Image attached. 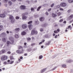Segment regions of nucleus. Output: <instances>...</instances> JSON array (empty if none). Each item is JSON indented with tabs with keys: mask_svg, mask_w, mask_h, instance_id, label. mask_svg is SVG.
I'll return each instance as SVG.
<instances>
[{
	"mask_svg": "<svg viewBox=\"0 0 73 73\" xmlns=\"http://www.w3.org/2000/svg\"><path fill=\"white\" fill-rule=\"evenodd\" d=\"M9 40L11 42L9 41H7V45H9L10 44H13L15 45V41H14V38L12 37H10L9 38Z\"/></svg>",
	"mask_w": 73,
	"mask_h": 73,
	"instance_id": "obj_1",
	"label": "nucleus"
},
{
	"mask_svg": "<svg viewBox=\"0 0 73 73\" xmlns=\"http://www.w3.org/2000/svg\"><path fill=\"white\" fill-rule=\"evenodd\" d=\"M37 31L35 30V29H33L31 31V35H37Z\"/></svg>",
	"mask_w": 73,
	"mask_h": 73,
	"instance_id": "obj_2",
	"label": "nucleus"
},
{
	"mask_svg": "<svg viewBox=\"0 0 73 73\" xmlns=\"http://www.w3.org/2000/svg\"><path fill=\"white\" fill-rule=\"evenodd\" d=\"M1 59L2 61H4L7 59V56H3L1 57Z\"/></svg>",
	"mask_w": 73,
	"mask_h": 73,
	"instance_id": "obj_3",
	"label": "nucleus"
},
{
	"mask_svg": "<svg viewBox=\"0 0 73 73\" xmlns=\"http://www.w3.org/2000/svg\"><path fill=\"white\" fill-rule=\"evenodd\" d=\"M20 8L21 10L25 9L26 6L24 5H22L20 6Z\"/></svg>",
	"mask_w": 73,
	"mask_h": 73,
	"instance_id": "obj_4",
	"label": "nucleus"
},
{
	"mask_svg": "<svg viewBox=\"0 0 73 73\" xmlns=\"http://www.w3.org/2000/svg\"><path fill=\"white\" fill-rule=\"evenodd\" d=\"M60 7H65L67 5V4L65 3H61L60 4Z\"/></svg>",
	"mask_w": 73,
	"mask_h": 73,
	"instance_id": "obj_5",
	"label": "nucleus"
},
{
	"mask_svg": "<svg viewBox=\"0 0 73 73\" xmlns=\"http://www.w3.org/2000/svg\"><path fill=\"white\" fill-rule=\"evenodd\" d=\"M27 27V25L25 24H23L22 25V27L23 29H26Z\"/></svg>",
	"mask_w": 73,
	"mask_h": 73,
	"instance_id": "obj_6",
	"label": "nucleus"
},
{
	"mask_svg": "<svg viewBox=\"0 0 73 73\" xmlns=\"http://www.w3.org/2000/svg\"><path fill=\"white\" fill-rule=\"evenodd\" d=\"M9 11H6L5 10H3V13L6 15H7L8 14V13H9Z\"/></svg>",
	"mask_w": 73,
	"mask_h": 73,
	"instance_id": "obj_7",
	"label": "nucleus"
},
{
	"mask_svg": "<svg viewBox=\"0 0 73 73\" xmlns=\"http://www.w3.org/2000/svg\"><path fill=\"white\" fill-rule=\"evenodd\" d=\"M28 27L29 29V30H31L33 27L32 25L29 24L28 25Z\"/></svg>",
	"mask_w": 73,
	"mask_h": 73,
	"instance_id": "obj_8",
	"label": "nucleus"
},
{
	"mask_svg": "<svg viewBox=\"0 0 73 73\" xmlns=\"http://www.w3.org/2000/svg\"><path fill=\"white\" fill-rule=\"evenodd\" d=\"M6 16L4 14H0V17H2L3 18L5 17Z\"/></svg>",
	"mask_w": 73,
	"mask_h": 73,
	"instance_id": "obj_9",
	"label": "nucleus"
},
{
	"mask_svg": "<svg viewBox=\"0 0 73 73\" xmlns=\"http://www.w3.org/2000/svg\"><path fill=\"white\" fill-rule=\"evenodd\" d=\"M22 20H25L27 18V16L25 15H22Z\"/></svg>",
	"mask_w": 73,
	"mask_h": 73,
	"instance_id": "obj_10",
	"label": "nucleus"
},
{
	"mask_svg": "<svg viewBox=\"0 0 73 73\" xmlns=\"http://www.w3.org/2000/svg\"><path fill=\"white\" fill-rule=\"evenodd\" d=\"M10 58L11 61V60H13L15 59L14 57H13V56L12 55L10 56Z\"/></svg>",
	"mask_w": 73,
	"mask_h": 73,
	"instance_id": "obj_11",
	"label": "nucleus"
},
{
	"mask_svg": "<svg viewBox=\"0 0 73 73\" xmlns=\"http://www.w3.org/2000/svg\"><path fill=\"white\" fill-rule=\"evenodd\" d=\"M9 18L10 19V20H11L14 19V17H13V16L12 15H9Z\"/></svg>",
	"mask_w": 73,
	"mask_h": 73,
	"instance_id": "obj_12",
	"label": "nucleus"
},
{
	"mask_svg": "<svg viewBox=\"0 0 73 73\" xmlns=\"http://www.w3.org/2000/svg\"><path fill=\"white\" fill-rule=\"evenodd\" d=\"M26 33H27L23 31L21 33V35H22V36H24V35H25Z\"/></svg>",
	"mask_w": 73,
	"mask_h": 73,
	"instance_id": "obj_13",
	"label": "nucleus"
},
{
	"mask_svg": "<svg viewBox=\"0 0 73 73\" xmlns=\"http://www.w3.org/2000/svg\"><path fill=\"white\" fill-rule=\"evenodd\" d=\"M66 62L67 63H70V62H73V60L72 59L69 60L68 61H67Z\"/></svg>",
	"mask_w": 73,
	"mask_h": 73,
	"instance_id": "obj_14",
	"label": "nucleus"
},
{
	"mask_svg": "<svg viewBox=\"0 0 73 73\" xmlns=\"http://www.w3.org/2000/svg\"><path fill=\"white\" fill-rule=\"evenodd\" d=\"M10 20H11V23H14L15 22V18L11 19Z\"/></svg>",
	"mask_w": 73,
	"mask_h": 73,
	"instance_id": "obj_15",
	"label": "nucleus"
},
{
	"mask_svg": "<svg viewBox=\"0 0 73 73\" xmlns=\"http://www.w3.org/2000/svg\"><path fill=\"white\" fill-rule=\"evenodd\" d=\"M26 50L27 51V52H29L32 50V48H27Z\"/></svg>",
	"mask_w": 73,
	"mask_h": 73,
	"instance_id": "obj_16",
	"label": "nucleus"
},
{
	"mask_svg": "<svg viewBox=\"0 0 73 73\" xmlns=\"http://www.w3.org/2000/svg\"><path fill=\"white\" fill-rule=\"evenodd\" d=\"M73 15H71L68 17V19L69 20H70L73 18Z\"/></svg>",
	"mask_w": 73,
	"mask_h": 73,
	"instance_id": "obj_17",
	"label": "nucleus"
},
{
	"mask_svg": "<svg viewBox=\"0 0 73 73\" xmlns=\"http://www.w3.org/2000/svg\"><path fill=\"white\" fill-rule=\"evenodd\" d=\"M52 16L53 17H56V16H57V15H56L55 14H54V13H52Z\"/></svg>",
	"mask_w": 73,
	"mask_h": 73,
	"instance_id": "obj_18",
	"label": "nucleus"
},
{
	"mask_svg": "<svg viewBox=\"0 0 73 73\" xmlns=\"http://www.w3.org/2000/svg\"><path fill=\"white\" fill-rule=\"evenodd\" d=\"M8 4L9 6H11V5H12V3L11 1H9L8 2Z\"/></svg>",
	"mask_w": 73,
	"mask_h": 73,
	"instance_id": "obj_19",
	"label": "nucleus"
},
{
	"mask_svg": "<svg viewBox=\"0 0 73 73\" xmlns=\"http://www.w3.org/2000/svg\"><path fill=\"white\" fill-rule=\"evenodd\" d=\"M27 15H28V13L27 12H25L23 13L22 15V16H27Z\"/></svg>",
	"mask_w": 73,
	"mask_h": 73,
	"instance_id": "obj_20",
	"label": "nucleus"
},
{
	"mask_svg": "<svg viewBox=\"0 0 73 73\" xmlns=\"http://www.w3.org/2000/svg\"><path fill=\"white\" fill-rule=\"evenodd\" d=\"M2 40L3 42H6V39H5V38H2Z\"/></svg>",
	"mask_w": 73,
	"mask_h": 73,
	"instance_id": "obj_21",
	"label": "nucleus"
},
{
	"mask_svg": "<svg viewBox=\"0 0 73 73\" xmlns=\"http://www.w3.org/2000/svg\"><path fill=\"white\" fill-rule=\"evenodd\" d=\"M3 29V26L1 25H0V31Z\"/></svg>",
	"mask_w": 73,
	"mask_h": 73,
	"instance_id": "obj_22",
	"label": "nucleus"
},
{
	"mask_svg": "<svg viewBox=\"0 0 73 73\" xmlns=\"http://www.w3.org/2000/svg\"><path fill=\"white\" fill-rule=\"evenodd\" d=\"M47 68H46L44 69H42L41 70V72L42 73V72H45L46 70V69Z\"/></svg>",
	"mask_w": 73,
	"mask_h": 73,
	"instance_id": "obj_23",
	"label": "nucleus"
},
{
	"mask_svg": "<svg viewBox=\"0 0 73 73\" xmlns=\"http://www.w3.org/2000/svg\"><path fill=\"white\" fill-rule=\"evenodd\" d=\"M39 20H40V21H44L43 17H40V18Z\"/></svg>",
	"mask_w": 73,
	"mask_h": 73,
	"instance_id": "obj_24",
	"label": "nucleus"
},
{
	"mask_svg": "<svg viewBox=\"0 0 73 73\" xmlns=\"http://www.w3.org/2000/svg\"><path fill=\"white\" fill-rule=\"evenodd\" d=\"M47 25V24L46 23H44V24H43L42 25V27H46Z\"/></svg>",
	"mask_w": 73,
	"mask_h": 73,
	"instance_id": "obj_25",
	"label": "nucleus"
},
{
	"mask_svg": "<svg viewBox=\"0 0 73 73\" xmlns=\"http://www.w3.org/2000/svg\"><path fill=\"white\" fill-rule=\"evenodd\" d=\"M31 38H27V42H29L31 41Z\"/></svg>",
	"mask_w": 73,
	"mask_h": 73,
	"instance_id": "obj_26",
	"label": "nucleus"
},
{
	"mask_svg": "<svg viewBox=\"0 0 73 73\" xmlns=\"http://www.w3.org/2000/svg\"><path fill=\"white\" fill-rule=\"evenodd\" d=\"M15 31H17L18 32L20 31V28H17L15 29Z\"/></svg>",
	"mask_w": 73,
	"mask_h": 73,
	"instance_id": "obj_27",
	"label": "nucleus"
},
{
	"mask_svg": "<svg viewBox=\"0 0 73 73\" xmlns=\"http://www.w3.org/2000/svg\"><path fill=\"white\" fill-rule=\"evenodd\" d=\"M15 38H18L19 36L18 35L15 34Z\"/></svg>",
	"mask_w": 73,
	"mask_h": 73,
	"instance_id": "obj_28",
	"label": "nucleus"
},
{
	"mask_svg": "<svg viewBox=\"0 0 73 73\" xmlns=\"http://www.w3.org/2000/svg\"><path fill=\"white\" fill-rule=\"evenodd\" d=\"M23 53H24V50L22 49V51H20V54H23Z\"/></svg>",
	"mask_w": 73,
	"mask_h": 73,
	"instance_id": "obj_29",
	"label": "nucleus"
},
{
	"mask_svg": "<svg viewBox=\"0 0 73 73\" xmlns=\"http://www.w3.org/2000/svg\"><path fill=\"white\" fill-rule=\"evenodd\" d=\"M1 35H2V36H4L5 35V33H2L1 34Z\"/></svg>",
	"mask_w": 73,
	"mask_h": 73,
	"instance_id": "obj_30",
	"label": "nucleus"
},
{
	"mask_svg": "<svg viewBox=\"0 0 73 73\" xmlns=\"http://www.w3.org/2000/svg\"><path fill=\"white\" fill-rule=\"evenodd\" d=\"M43 56L42 55H40L39 56V60H40V59H41L42 58Z\"/></svg>",
	"mask_w": 73,
	"mask_h": 73,
	"instance_id": "obj_31",
	"label": "nucleus"
},
{
	"mask_svg": "<svg viewBox=\"0 0 73 73\" xmlns=\"http://www.w3.org/2000/svg\"><path fill=\"white\" fill-rule=\"evenodd\" d=\"M69 3H71L73 2V0H68Z\"/></svg>",
	"mask_w": 73,
	"mask_h": 73,
	"instance_id": "obj_32",
	"label": "nucleus"
},
{
	"mask_svg": "<svg viewBox=\"0 0 73 73\" xmlns=\"http://www.w3.org/2000/svg\"><path fill=\"white\" fill-rule=\"evenodd\" d=\"M57 15H58V16H60V15H61V13L59 12V13H58Z\"/></svg>",
	"mask_w": 73,
	"mask_h": 73,
	"instance_id": "obj_33",
	"label": "nucleus"
},
{
	"mask_svg": "<svg viewBox=\"0 0 73 73\" xmlns=\"http://www.w3.org/2000/svg\"><path fill=\"white\" fill-rule=\"evenodd\" d=\"M39 31H40V32H43L44 30L42 28H40L39 29Z\"/></svg>",
	"mask_w": 73,
	"mask_h": 73,
	"instance_id": "obj_34",
	"label": "nucleus"
},
{
	"mask_svg": "<svg viewBox=\"0 0 73 73\" xmlns=\"http://www.w3.org/2000/svg\"><path fill=\"white\" fill-rule=\"evenodd\" d=\"M23 48V46H19L18 49H22Z\"/></svg>",
	"mask_w": 73,
	"mask_h": 73,
	"instance_id": "obj_35",
	"label": "nucleus"
},
{
	"mask_svg": "<svg viewBox=\"0 0 73 73\" xmlns=\"http://www.w3.org/2000/svg\"><path fill=\"white\" fill-rule=\"evenodd\" d=\"M19 19H20V17H19L17 16L15 17V19H16V20H19Z\"/></svg>",
	"mask_w": 73,
	"mask_h": 73,
	"instance_id": "obj_36",
	"label": "nucleus"
},
{
	"mask_svg": "<svg viewBox=\"0 0 73 73\" xmlns=\"http://www.w3.org/2000/svg\"><path fill=\"white\" fill-rule=\"evenodd\" d=\"M62 67H63V68H66V66L65 64H63L62 65Z\"/></svg>",
	"mask_w": 73,
	"mask_h": 73,
	"instance_id": "obj_37",
	"label": "nucleus"
},
{
	"mask_svg": "<svg viewBox=\"0 0 73 73\" xmlns=\"http://www.w3.org/2000/svg\"><path fill=\"white\" fill-rule=\"evenodd\" d=\"M34 17L35 18H37L38 17V15H35L34 16Z\"/></svg>",
	"mask_w": 73,
	"mask_h": 73,
	"instance_id": "obj_38",
	"label": "nucleus"
},
{
	"mask_svg": "<svg viewBox=\"0 0 73 73\" xmlns=\"http://www.w3.org/2000/svg\"><path fill=\"white\" fill-rule=\"evenodd\" d=\"M13 62H14V61H11L9 62V64H13Z\"/></svg>",
	"mask_w": 73,
	"mask_h": 73,
	"instance_id": "obj_39",
	"label": "nucleus"
},
{
	"mask_svg": "<svg viewBox=\"0 0 73 73\" xmlns=\"http://www.w3.org/2000/svg\"><path fill=\"white\" fill-rule=\"evenodd\" d=\"M35 24H39V22L38 21H35Z\"/></svg>",
	"mask_w": 73,
	"mask_h": 73,
	"instance_id": "obj_40",
	"label": "nucleus"
},
{
	"mask_svg": "<svg viewBox=\"0 0 73 73\" xmlns=\"http://www.w3.org/2000/svg\"><path fill=\"white\" fill-rule=\"evenodd\" d=\"M44 37L46 38H48V34L45 35L44 36Z\"/></svg>",
	"mask_w": 73,
	"mask_h": 73,
	"instance_id": "obj_41",
	"label": "nucleus"
},
{
	"mask_svg": "<svg viewBox=\"0 0 73 73\" xmlns=\"http://www.w3.org/2000/svg\"><path fill=\"white\" fill-rule=\"evenodd\" d=\"M32 21H31L28 23V24H31V23H32Z\"/></svg>",
	"mask_w": 73,
	"mask_h": 73,
	"instance_id": "obj_42",
	"label": "nucleus"
},
{
	"mask_svg": "<svg viewBox=\"0 0 73 73\" xmlns=\"http://www.w3.org/2000/svg\"><path fill=\"white\" fill-rule=\"evenodd\" d=\"M56 68H57V67H55L53 68L52 69H51V70L52 71L54 70H55V69H56Z\"/></svg>",
	"mask_w": 73,
	"mask_h": 73,
	"instance_id": "obj_43",
	"label": "nucleus"
},
{
	"mask_svg": "<svg viewBox=\"0 0 73 73\" xmlns=\"http://www.w3.org/2000/svg\"><path fill=\"white\" fill-rule=\"evenodd\" d=\"M31 46H34V45H36V43H32L31 44Z\"/></svg>",
	"mask_w": 73,
	"mask_h": 73,
	"instance_id": "obj_44",
	"label": "nucleus"
},
{
	"mask_svg": "<svg viewBox=\"0 0 73 73\" xmlns=\"http://www.w3.org/2000/svg\"><path fill=\"white\" fill-rule=\"evenodd\" d=\"M20 50H17V53H18V54H20Z\"/></svg>",
	"mask_w": 73,
	"mask_h": 73,
	"instance_id": "obj_45",
	"label": "nucleus"
},
{
	"mask_svg": "<svg viewBox=\"0 0 73 73\" xmlns=\"http://www.w3.org/2000/svg\"><path fill=\"white\" fill-rule=\"evenodd\" d=\"M54 3H53L51 5L50 7H53V6H54Z\"/></svg>",
	"mask_w": 73,
	"mask_h": 73,
	"instance_id": "obj_46",
	"label": "nucleus"
},
{
	"mask_svg": "<svg viewBox=\"0 0 73 73\" xmlns=\"http://www.w3.org/2000/svg\"><path fill=\"white\" fill-rule=\"evenodd\" d=\"M4 2L5 3H6L8 2V0H4Z\"/></svg>",
	"mask_w": 73,
	"mask_h": 73,
	"instance_id": "obj_47",
	"label": "nucleus"
},
{
	"mask_svg": "<svg viewBox=\"0 0 73 73\" xmlns=\"http://www.w3.org/2000/svg\"><path fill=\"white\" fill-rule=\"evenodd\" d=\"M5 50H2V53H5Z\"/></svg>",
	"mask_w": 73,
	"mask_h": 73,
	"instance_id": "obj_48",
	"label": "nucleus"
},
{
	"mask_svg": "<svg viewBox=\"0 0 73 73\" xmlns=\"http://www.w3.org/2000/svg\"><path fill=\"white\" fill-rule=\"evenodd\" d=\"M54 33H58V32L57 31V30H55L54 31Z\"/></svg>",
	"mask_w": 73,
	"mask_h": 73,
	"instance_id": "obj_49",
	"label": "nucleus"
},
{
	"mask_svg": "<svg viewBox=\"0 0 73 73\" xmlns=\"http://www.w3.org/2000/svg\"><path fill=\"white\" fill-rule=\"evenodd\" d=\"M56 8H60V6L59 5H57L56 6Z\"/></svg>",
	"mask_w": 73,
	"mask_h": 73,
	"instance_id": "obj_50",
	"label": "nucleus"
},
{
	"mask_svg": "<svg viewBox=\"0 0 73 73\" xmlns=\"http://www.w3.org/2000/svg\"><path fill=\"white\" fill-rule=\"evenodd\" d=\"M31 11H34V8L33 7L31 8Z\"/></svg>",
	"mask_w": 73,
	"mask_h": 73,
	"instance_id": "obj_51",
	"label": "nucleus"
},
{
	"mask_svg": "<svg viewBox=\"0 0 73 73\" xmlns=\"http://www.w3.org/2000/svg\"><path fill=\"white\" fill-rule=\"evenodd\" d=\"M49 44L48 43H46L45 44V45H46V46H49Z\"/></svg>",
	"mask_w": 73,
	"mask_h": 73,
	"instance_id": "obj_52",
	"label": "nucleus"
},
{
	"mask_svg": "<svg viewBox=\"0 0 73 73\" xmlns=\"http://www.w3.org/2000/svg\"><path fill=\"white\" fill-rule=\"evenodd\" d=\"M51 10H52V8H50L48 10V12H50V11H51Z\"/></svg>",
	"mask_w": 73,
	"mask_h": 73,
	"instance_id": "obj_53",
	"label": "nucleus"
},
{
	"mask_svg": "<svg viewBox=\"0 0 73 73\" xmlns=\"http://www.w3.org/2000/svg\"><path fill=\"white\" fill-rule=\"evenodd\" d=\"M63 21V19H61L60 20L59 22L60 23H61V22H62V21Z\"/></svg>",
	"mask_w": 73,
	"mask_h": 73,
	"instance_id": "obj_54",
	"label": "nucleus"
},
{
	"mask_svg": "<svg viewBox=\"0 0 73 73\" xmlns=\"http://www.w3.org/2000/svg\"><path fill=\"white\" fill-rule=\"evenodd\" d=\"M24 56H28V54H27V53H25L24 54Z\"/></svg>",
	"mask_w": 73,
	"mask_h": 73,
	"instance_id": "obj_55",
	"label": "nucleus"
},
{
	"mask_svg": "<svg viewBox=\"0 0 73 73\" xmlns=\"http://www.w3.org/2000/svg\"><path fill=\"white\" fill-rule=\"evenodd\" d=\"M70 11H71L70 9L68 10V13H70Z\"/></svg>",
	"mask_w": 73,
	"mask_h": 73,
	"instance_id": "obj_56",
	"label": "nucleus"
},
{
	"mask_svg": "<svg viewBox=\"0 0 73 73\" xmlns=\"http://www.w3.org/2000/svg\"><path fill=\"white\" fill-rule=\"evenodd\" d=\"M12 2H15L16 1V0H11Z\"/></svg>",
	"mask_w": 73,
	"mask_h": 73,
	"instance_id": "obj_57",
	"label": "nucleus"
},
{
	"mask_svg": "<svg viewBox=\"0 0 73 73\" xmlns=\"http://www.w3.org/2000/svg\"><path fill=\"white\" fill-rule=\"evenodd\" d=\"M57 31L58 32H59L60 31V29H58L57 30Z\"/></svg>",
	"mask_w": 73,
	"mask_h": 73,
	"instance_id": "obj_58",
	"label": "nucleus"
},
{
	"mask_svg": "<svg viewBox=\"0 0 73 73\" xmlns=\"http://www.w3.org/2000/svg\"><path fill=\"white\" fill-rule=\"evenodd\" d=\"M45 14L46 15H48V12H46V13H45Z\"/></svg>",
	"mask_w": 73,
	"mask_h": 73,
	"instance_id": "obj_59",
	"label": "nucleus"
},
{
	"mask_svg": "<svg viewBox=\"0 0 73 73\" xmlns=\"http://www.w3.org/2000/svg\"><path fill=\"white\" fill-rule=\"evenodd\" d=\"M60 10V11H64V9H62L61 8H60L59 9Z\"/></svg>",
	"mask_w": 73,
	"mask_h": 73,
	"instance_id": "obj_60",
	"label": "nucleus"
},
{
	"mask_svg": "<svg viewBox=\"0 0 73 73\" xmlns=\"http://www.w3.org/2000/svg\"><path fill=\"white\" fill-rule=\"evenodd\" d=\"M11 52L10 51H8L7 52V53H8V54H11Z\"/></svg>",
	"mask_w": 73,
	"mask_h": 73,
	"instance_id": "obj_61",
	"label": "nucleus"
},
{
	"mask_svg": "<svg viewBox=\"0 0 73 73\" xmlns=\"http://www.w3.org/2000/svg\"><path fill=\"white\" fill-rule=\"evenodd\" d=\"M42 42H45V39H43L42 40Z\"/></svg>",
	"mask_w": 73,
	"mask_h": 73,
	"instance_id": "obj_62",
	"label": "nucleus"
},
{
	"mask_svg": "<svg viewBox=\"0 0 73 73\" xmlns=\"http://www.w3.org/2000/svg\"><path fill=\"white\" fill-rule=\"evenodd\" d=\"M3 53V52H2V50H1L0 51V54H1Z\"/></svg>",
	"mask_w": 73,
	"mask_h": 73,
	"instance_id": "obj_63",
	"label": "nucleus"
},
{
	"mask_svg": "<svg viewBox=\"0 0 73 73\" xmlns=\"http://www.w3.org/2000/svg\"><path fill=\"white\" fill-rule=\"evenodd\" d=\"M50 42H51V40H50L48 41V43L49 44H50Z\"/></svg>",
	"mask_w": 73,
	"mask_h": 73,
	"instance_id": "obj_64",
	"label": "nucleus"
}]
</instances>
